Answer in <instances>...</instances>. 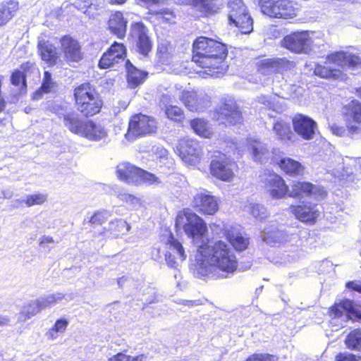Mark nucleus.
<instances>
[{
    "instance_id": "f257e3e1",
    "label": "nucleus",
    "mask_w": 361,
    "mask_h": 361,
    "mask_svg": "<svg viewBox=\"0 0 361 361\" xmlns=\"http://www.w3.org/2000/svg\"><path fill=\"white\" fill-rule=\"evenodd\" d=\"M196 259L201 264H209L226 274H233L238 268L236 255L222 240L214 242L209 239L202 240L197 247Z\"/></svg>"
},
{
    "instance_id": "f03ea898",
    "label": "nucleus",
    "mask_w": 361,
    "mask_h": 361,
    "mask_svg": "<svg viewBox=\"0 0 361 361\" xmlns=\"http://www.w3.org/2000/svg\"><path fill=\"white\" fill-rule=\"evenodd\" d=\"M73 99L77 111L85 118L99 114L104 105L100 94L89 82H82L73 88Z\"/></svg>"
},
{
    "instance_id": "7ed1b4c3",
    "label": "nucleus",
    "mask_w": 361,
    "mask_h": 361,
    "mask_svg": "<svg viewBox=\"0 0 361 361\" xmlns=\"http://www.w3.org/2000/svg\"><path fill=\"white\" fill-rule=\"evenodd\" d=\"M175 228L176 230L183 229L192 240L202 239L208 232L207 225L203 219L188 209H183L178 213Z\"/></svg>"
},
{
    "instance_id": "20e7f679",
    "label": "nucleus",
    "mask_w": 361,
    "mask_h": 361,
    "mask_svg": "<svg viewBox=\"0 0 361 361\" xmlns=\"http://www.w3.org/2000/svg\"><path fill=\"white\" fill-rule=\"evenodd\" d=\"M204 63L203 73L210 77H219L227 70L226 60L228 57V49L227 45L216 40L212 49Z\"/></svg>"
},
{
    "instance_id": "39448f33",
    "label": "nucleus",
    "mask_w": 361,
    "mask_h": 361,
    "mask_svg": "<svg viewBox=\"0 0 361 361\" xmlns=\"http://www.w3.org/2000/svg\"><path fill=\"white\" fill-rule=\"evenodd\" d=\"M238 169V164L231 157L221 152L214 156L209 165L210 175L223 182H231Z\"/></svg>"
},
{
    "instance_id": "423d86ee",
    "label": "nucleus",
    "mask_w": 361,
    "mask_h": 361,
    "mask_svg": "<svg viewBox=\"0 0 361 361\" xmlns=\"http://www.w3.org/2000/svg\"><path fill=\"white\" fill-rule=\"evenodd\" d=\"M157 130V122L152 116L139 113L133 115L128 121L126 138L133 140L155 133Z\"/></svg>"
},
{
    "instance_id": "0eeeda50",
    "label": "nucleus",
    "mask_w": 361,
    "mask_h": 361,
    "mask_svg": "<svg viewBox=\"0 0 361 361\" xmlns=\"http://www.w3.org/2000/svg\"><path fill=\"white\" fill-rule=\"evenodd\" d=\"M260 11L269 18L290 19L296 16V8L291 0H258Z\"/></svg>"
},
{
    "instance_id": "6e6552de",
    "label": "nucleus",
    "mask_w": 361,
    "mask_h": 361,
    "mask_svg": "<svg viewBox=\"0 0 361 361\" xmlns=\"http://www.w3.org/2000/svg\"><path fill=\"white\" fill-rule=\"evenodd\" d=\"M229 24L238 28L242 34H249L253 30L252 19L249 16L243 0H228Z\"/></svg>"
},
{
    "instance_id": "1a4fd4ad",
    "label": "nucleus",
    "mask_w": 361,
    "mask_h": 361,
    "mask_svg": "<svg viewBox=\"0 0 361 361\" xmlns=\"http://www.w3.org/2000/svg\"><path fill=\"white\" fill-rule=\"evenodd\" d=\"M129 37L133 39L135 51L143 57L148 56L152 51L154 44L145 24L140 21L133 23Z\"/></svg>"
},
{
    "instance_id": "9d476101",
    "label": "nucleus",
    "mask_w": 361,
    "mask_h": 361,
    "mask_svg": "<svg viewBox=\"0 0 361 361\" xmlns=\"http://www.w3.org/2000/svg\"><path fill=\"white\" fill-rule=\"evenodd\" d=\"M322 161L321 165L326 168L327 172L334 177L344 179V176L349 174L341 163L342 158L333 153L332 146L329 142L323 141L317 156V161Z\"/></svg>"
},
{
    "instance_id": "9b49d317",
    "label": "nucleus",
    "mask_w": 361,
    "mask_h": 361,
    "mask_svg": "<svg viewBox=\"0 0 361 361\" xmlns=\"http://www.w3.org/2000/svg\"><path fill=\"white\" fill-rule=\"evenodd\" d=\"M175 153L184 163L194 166L200 162L203 149L196 139L182 137L178 141Z\"/></svg>"
},
{
    "instance_id": "f8f14e48",
    "label": "nucleus",
    "mask_w": 361,
    "mask_h": 361,
    "mask_svg": "<svg viewBox=\"0 0 361 361\" xmlns=\"http://www.w3.org/2000/svg\"><path fill=\"white\" fill-rule=\"evenodd\" d=\"M313 43L308 31L293 32L286 35L281 41V46L294 54L306 53Z\"/></svg>"
},
{
    "instance_id": "ddd939ff",
    "label": "nucleus",
    "mask_w": 361,
    "mask_h": 361,
    "mask_svg": "<svg viewBox=\"0 0 361 361\" xmlns=\"http://www.w3.org/2000/svg\"><path fill=\"white\" fill-rule=\"evenodd\" d=\"M216 120L225 126H232L243 123V117L234 100L224 99L216 110Z\"/></svg>"
},
{
    "instance_id": "4468645a",
    "label": "nucleus",
    "mask_w": 361,
    "mask_h": 361,
    "mask_svg": "<svg viewBox=\"0 0 361 361\" xmlns=\"http://www.w3.org/2000/svg\"><path fill=\"white\" fill-rule=\"evenodd\" d=\"M35 66V63L27 61L22 63L18 68L13 70L10 75V84L13 87L15 96L22 97L27 92V73Z\"/></svg>"
},
{
    "instance_id": "2eb2a0df",
    "label": "nucleus",
    "mask_w": 361,
    "mask_h": 361,
    "mask_svg": "<svg viewBox=\"0 0 361 361\" xmlns=\"http://www.w3.org/2000/svg\"><path fill=\"white\" fill-rule=\"evenodd\" d=\"M126 56V45L115 41L102 54L98 61V67L102 70L113 68L124 61Z\"/></svg>"
},
{
    "instance_id": "dca6fc26",
    "label": "nucleus",
    "mask_w": 361,
    "mask_h": 361,
    "mask_svg": "<svg viewBox=\"0 0 361 361\" xmlns=\"http://www.w3.org/2000/svg\"><path fill=\"white\" fill-rule=\"evenodd\" d=\"M264 188L269 196L274 200L288 196V185L283 178L275 172H269L262 180Z\"/></svg>"
},
{
    "instance_id": "f3484780",
    "label": "nucleus",
    "mask_w": 361,
    "mask_h": 361,
    "mask_svg": "<svg viewBox=\"0 0 361 361\" xmlns=\"http://www.w3.org/2000/svg\"><path fill=\"white\" fill-rule=\"evenodd\" d=\"M191 207L196 212L204 216L214 215L219 210L217 199L206 190L193 196Z\"/></svg>"
},
{
    "instance_id": "a211bd4d",
    "label": "nucleus",
    "mask_w": 361,
    "mask_h": 361,
    "mask_svg": "<svg viewBox=\"0 0 361 361\" xmlns=\"http://www.w3.org/2000/svg\"><path fill=\"white\" fill-rule=\"evenodd\" d=\"M61 50L65 61L68 63H78L84 58L82 46L78 40L69 35L59 39Z\"/></svg>"
},
{
    "instance_id": "6ab92c4d",
    "label": "nucleus",
    "mask_w": 361,
    "mask_h": 361,
    "mask_svg": "<svg viewBox=\"0 0 361 361\" xmlns=\"http://www.w3.org/2000/svg\"><path fill=\"white\" fill-rule=\"evenodd\" d=\"M216 39L199 36L196 37L192 44V61L202 68Z\"/></svg>"
},
{
    "instance_id": "aec40b11",
    "label": "nucleus",
    "mask_w": 361,
    "mask_h": 361,
    "mask_svg": "<svg viewBox=\"0 0 361 361\" xmlns=\"http://www.w3.org/2000/svg\"><path fill=\"white\" fill-rule=\"evenodd\" d=\"M63 298L61 293L51 294L39 299L30 302L24 306L23 310L20 312V317L23 320L30 319L31 317L39 312L42 310L50 307L57 303Z\"/></svg>"
},
{
    "instance_id": "412c9836",
    "label": "nucleus",
    "mask_w": 361,
    "mask_h": 361,
    "mask_svg": "<svg viewBox=\"0 0 361 361\" xmlns=\"http://www.w3.org/2000/svg\"><path fill=\"white\" fill-rule=\"evenodd\" d=\"M326 59L329 64L334 63L341 67L347 66L352 71H361V59L349 51H336L329 54Z\"/></svg>"
},
{
    "instance_id": "4be33fe9",
    "label": "nucleus",
    "mask_w": 361,
    "mask_h": 361,
    "mask_svg": "<svg viewBox=\"0 0 361 361\" xmlns=\"http://www.w3.org/2000/svg\"><path fill=\"white\" fill-rule=\"evenodd\" d=\"M288 211L296 219L302 223L314 224L316 222V209L314 203L303 201L297 204H291L288 207Z\"/></svg>"
},
{
    "instance_id": "5701e85b",
    "label": "nucleus",
    "mask_w": 361,
    "mask_h": 361,
    "mask_svg": "<svg viewBox=\"0 0 361 361\" xmlns=\"http://www.w3.org/2000/svg\"><path fill=\"white\" fill-rule=\"evenodd\" d=\"M166 244L170 246L169 248H173L176 250L174 254L169 251L166 252L165 260L166 264L170 268L176 269L180 262H183L186 259L187 256L185 249L181 243L174 237L172 233H169Z\"/></svg>"
},
{
    "instance_id": "b1692460",
    "label": "nucleus",
    "mask_w": 361,
    "mask_h": 361,
    "mask_svg": "<svg viewBox=\"0 0 361 361\" xmlns=\"http://www.w3.org/2000/svg\"><path fill=\"white\" fill-rule=\"evenodd\" d=\"M37 49L40 59L49 66H54L61 61V56L57 48L49 40H39Z\"/></svg>"
},
{
    "instance_id": "393cba45",
    "label": "nucleus",
    "mask_w": 361,
    "mask_h": 361,
    "mask_svg": "<svg viewBox=\"0 0 361 361\" xmlns=\"http://www.w3.org/2000/svg\"><path fill=\"white\" fill-rule=\"evenodd\" d=\"M344 115L349 121L348 130L351 133L361 132V103L353 100L344 108Z\"/></svg>"
},
{
    "instance_id": "a878e982",
    "label": "nucleus",
    "mask_w": 361,
    "mask_h": 361,
    "mask_svg": "<svg viewBox=\"0 0 361 361\" xmlns=\"http://www.w3.org/2000/svg\"><path fill=\"white\" fill-rule=\"evenodd\" d=\"M331 314L335 318L355 321L361 319L358 307L350 300H343L332 310Z\"/></svg>"
},
{
    "instance_id": "bb28decb",
    "label": "nucleus",
    "mask_w": 361,
    "mask_h": 361,
    "mask_svg": "<svg viewBox=\"0 0 361 361\" xmlns=\"http://www.w3.org/2000/svg\"><path fill=\"white\" fill-rule=\"evenodd\" d=\"M128 20L124 18L123 12L116 11L112 13L107 20V29L118 39L125 38L127 32Z\"/></svg>"
},
{
    "instance_id": "cd10ccee",
    "label": "nucleus",
    "mask_w": 361,
    "mask_h": 361,
    "mask_svg": "<svg viewBox=\"0 0 361 361\" xmlns=\"http://www.w3.org/2000/svg\"><path fill=\"white\" fill-rule=\"evenodd\" d=\"M294 131L305 140H310L314 135V121L301 114L294 116L292 119Z\"/></svg>"
},
{
    "instance_id": "c85d7f7f",
    "label": "nucleus",
    "mask_w": 361,
    "mask_h": 361,
    "mask_svg": "<svg viewBox=\"0 0 361 361\" xmlns=\"http://www.w3.org/2000/svg\"><path fill=\"white\" fill-rule=\"evenodd\" d=\"M180 101L191 112H199L204 108V100L193 89L183 90L179 96Z\"/></svg>"
},
{
    "instance_id": "c756f323",
    "label": "nucleus",
    "mask_w": 361,
    "mask_h": 361,
    "mask_svg": "<svg viewBox=\"0 0 361 361\" xmlns=\"http://www.w3.org/2000/svg\"><path fill=\"white\" fill-rule=\"evenodd\" d=\"M127 85L130 89H135L142 85L147 79L148 73L136 68L129 59L125 62Z\"/></svg>"
},
{
    "instance_id": "7c9ffc66",
    "label": "nucleus",
    "mask_w": 361,
    "mask_h": 361,
    "mask_svg": "<svg viewBox=\"0 0 361 361\" xmlns=\"http://www.w3.org/2000/svg\"><path fill=\"white\" fill-rule=\"evenodd\" d=\"M130 228V226L126 221L121 219H116L111 221L107 227H104L102 230L97 233V235L117 238L126 234Z\"/></svg>"
},
{
    "instance_id": "2f4dec72",
    "label": "nucleus",
    "mask_w": 361,
    "mask_h": 361,
    "mask_svg": "<svg viewBox=\"0 0 361 361\" xmlns=\"http://www.w3.org/2000/svg\"><path fill=\"white\" fill-rule=\"evenodd\" d=\"M110 216V212L106 209L96 210L87 221H83V224H87L89 226L94 237H100L101 235H97V233L102 230V226L107 221Z\"/></svg>"
},
{
    "instance_id": "473e14b6",
    "label": "nucleus",
    "mask_w": 361,
    "mask_h": 361,
    "mask_svg": "<svg viewBox=\"0 0 361 361\" xmlns=\"http://www.w3.org/2000/svg\"><path fill=\"white\" fill-rule=\"evenodd\" d=\"M314 185L308 181L294 180L290 185V190L288 189L289 197L302 199L309 197L313 195Z\"/></svg>"
},
{
    "instance_id": "72a5a7b5",
    "label": "nucleus",
    "mask_w": 361,
    "mask_h": 361,
    "mask_svg": "<svg viewBox=\"0 0 361 361\" xmlns=\"http://www.w3.org/2000/svg\"><path fill=\"white\" fill-rule=\"evenodd\" d=\"M138 166L130 162L123 161L116 167V175L118 179L126 183L136 184V177Z\"/></svg>"
},
{
    "instance_id": "f704fd0d",
    "label": "nucleus",
    "mask_w": 361,
    "mask_h": 361,
    "mask_svg": "<svg viewBox=\"0 0 361 361\" xmlns=\"http://www.w3.org/2000/svg\"><path fill=\"white\" fill-rule=\"evenodd\" d=\"M224 236L229 244L238 252L246 250L250 245V239L247 235L240 232L226 231Z\"/></svg>"
},
{
    "instance_id": "c9c22d12",
    "label": "nucleus",
    "mask_w": 361,
    "mask_h": 361,
    "mask_svg": "<svg viewBox=\"0 0 361 361\" xmlns=\"http://www.w3.org/2000/svg\"><path fill=\"white\" fill-rule=\"evenodd\" d=\"M82 136L89 140L99 141L107 136V132L103 126L95 123L93 121H85V126L81 133Z\"/></svg>"
},
{
    "instance_id": "e433bc0d",
    "label": "nucleus",
    "mask_w": 361,
    "mask_h": 361,
    "mask_svg": "<svg viewBox=\"0 0 361 361\" xmlns=\"http://www.w3.org/2000/svg\"><path fill=\"white\" fill-rule=\"evenodd\" d=\"M190 126L193 133L200 137L209 139L214 134L209 121L204 118H192L190 121Z\"/></svg>"
},
{
    "instance_id": "4c0bfd02",
    "label": "nucleus",
    "mask_w": 361,
    "mask_h": 361,
    "mask_svg": "<svg viewBox=\"0 0 361 361\" xmlns=\"http://www.w3.org/2000/svg\"><path fill=\"white\" fill-rule=\"evenodd\" d=\"M278 165L284 173L293 177L302 175L304 170V167L299 161L288 157L280 159Z\"/></svg>"
},
{
    "instance_id": "58836bf2",
    "label": "nucleus",
    "mask_w": 361,
    "mask_h": 361,
    "mask_svg": "<svg viewBox=\"0 0 361 361\" xmlns=\"http://www.w3.org/2000/svg\"><path fill=\"white\" fill-rule=\"evenodd\" d=\"M64 126L73 133L81 135L85 126V121H82L74 112H68L63 115Z\"/></svg>"
},
{
    "instance_id": "ea45409f",
    "label": "nucleus",
    "mask_w": 361,
    "mask_h": 361,
    "mask_svg": "<svg viewBox=\"0 0 361 361\" xmlns=\"http://www.w3.org/2000/svg\"><path fill=\"white\" fill-rule=\"evenodd\" d=\"M18 4L12 1L0 3V27L5 26L14 17Z\"/></svg>"
},
{
    "instance_id": "a19ab883",
    "label": "nucleus",
    "mask_w": 361,
    "mask_h": 361,
    "mask_svg": "<svg viewBox=\"0 0 361 361\" xmlns=\"http://www.w3.org/2000/svg\"><path fill=\"white\" fill-rule=\"evenodd\" d=\"M195 5L199 6L200 11L205 17H209L218 13L221 9L219 0H193Z\"/></svg>"
},
{
    "instance_id": "79ce46f5",
    "label": "nucleus",
    "mask_w": 361,
    "mask_h": 361,
    "mask_svg": "<svg viewBox=\"0 0 361 361\" xmlns=\"http://www.w3.org/2000/svg\"><path fill=\"white\" fill-rule=\"evenodd\" d=\"M273 130L281 140L288 141L293 138V133L290 126L283 121H276L273 125Z\"/></svg>"
},
{
    "instance_id": "37998d69",
    "label": "nucleus",
    "mask_w": 361,
    "mask_h": 361,
    "mask_svg": "<svg viewBox=\"0 0 361 361\" xmlns=\"http://www.w3.org/2000/svg\"><path fill=\"white\" fill-rule=\"evenodd\" d=\"M152 15L155 16L156 19L162 23L174 25L176 23L177 15L176 12L170 8H165L154 11Z\"/></svg>"
},
{
    "instance_id": "c03bdc74",
    "label": "nucleus",
    "mask_w": 361,
    "mask_h": 361,
    "mask_svg": "<svg viewBox=\"0 0 361 361\" xmlns=\"http://www.w3.org/2000/svg\"><path fill=\"white\" fill-rule=\"evenodd\" d=\"M164 112L166 118L174 123H183L185 119L184 110L176 105L167 106Z\"/></svg>"
},
{
    "instance_id": "a18cd8bd",
    "label": "nucleus",
    "mask_w": 361,
    "mask_h": 361,
    "mask_svg": "<svg viewBox=\"0 0 361 361\" xmlns=\"http://www.w3.org/2000/svg\"><path fill=\"white\" fill-rule=\"evenodd\" d=\"M249 150L255 161H260L269 153L266 145L257 140L250 141Z\"/></svg>"
},
{
    "instance_id": "49530a36",
    "label": "nucleus",
    "mask_w": 361,
    "mask_h": 361,
    "mask_svg": "<svg viewBox=\"0 0 361 361\" xmlns=\"http://www.w3.org/2000/svg\"><path fill=\"white\" fill-rule=\"evenodd\" d=\"M139 182L149 185L153 184H159L161 183L159 178L154 173H152L145 169L138 167L135 185H137Z\"/></svg>"
},
{
    "instance_id": "de8ad7c7",
    "label": "nucleus",
    "mask_w": 361,
    "mask_h": 361,
    "mask_svg": "<svg viewBox=\"0 0 361 361\" xmlns=\"http://www.w3.org/2000/svg\"><path fill=\"white\" fill-rule=\"evenodd\" d=\"M345 344L348 348L361 350V330L351 331L345 339Z\"/></svg>"
},
{
    "instance_id": "09e8293b",
    "label": "nucleus",
    "mask_w": 361,
    "mask_h": 361,
    "mask_svg": "<svg viewBox=\"0 0 361 361\" xmlns=\"http://www.w3.org/2000/svg\"><path fill=\"white\" fill-rule=\"evenodd\" d=\"M317 76L324 78L343 79L342 73L338 69L329 66H322L317 63Z\"/></svg>"
},
{
    "instance_id": "8fccbe9b",
    "label": "nucleus",
    "mask_w": 361,
    "mask_h": 361,
    "mask_svg": "<svg viewBox=\"0 0 361 361\" xmlns=\"http://www.w3.org/2000/svg\"><path fill=\"white\" fill-rule=\"evenodd\" d=\"M295 61H290L287 58H276L275 73H283L295 68Z\"/></svg>"
},
{
    "instance_id": "3c124183",
    "label": "nucleus",
    "mask_w": 361,
    "mask_h": 361,
    "mask_svg": "<svg viewBox=\"0 0 361 361\" xmlns=\"http://www.w3.org/2000/svg\"><path fill=\"white\" fill-rule=\"evenodd\" d=\"M109 361H146V356L144 354L131 355L124 353H118L111 356Z\"/></svg>"
},
{
    "instance_id": "603ef678",
    "label": "nucleus",
    "mask_w": 361,
    "mask_h": 361,
    "mask_svg": "<svg viewBox=\"0 0 361 361\" xmlns=\"http://www.w3.org/2000/svg\"><path fill=\"white\" fill-rule=\"evenodd\" d=\"M47 200V195L43 193H35L29 195L24 200L25 205L28 207L35 205H41Z\"/></svg>"
},
{
    "instance_id": "864d4df0",
    "label": "nucleus",
    "mask_w": 361,
    "mask_h": 361,
    "mask_svg": "<svg viewBox=\"0 0 361 361\" xmlns=\"http://www.w3.org/2000/svg\"><path fill=\"white\" fill-rule=\"evenodd\" d=\"M275 66L276 58L264 59L256 63L257 70L261 73L271 71L275 73Z\"/></svg>"
},
{
    "instance_id": "5fc2aeb1",
    "label": "nucleus",
    "mask_w": 361,
    "mask_h": 361,
    "mask_svg": "<svg viewBox=\"0 0 361 361\" xmlns=\"http://www.w3.org/2000/svg\"><path fill=\"white\" fill-rule=\"evenodd\" d=\"M276 355L269 353H253L249 355L244 361H278Z\"/></svg>"
},
{
    "instance_id": "6e6d98bb",
    "label": "nucleus",
    "mask_w": 361,
    "mask_h": 361,
    "mask_svg": "<svg viewBox=\"0 0 361 361\" xmlns=\"http://www.w3.org/2000/svg\"><path fill=\"white\" fill-rule=\"evenodd\" d=\"M51 74L49 71L44 72V77L42 84L39 87V90L42 93H49L51 92V88L54 87Z\"/></svg>"
},
{
    "instance_id": "4d7b16f0",
    "label": "nucleus",
    "mask_w": 361,
    "mask_h": 361,
    "mask_svg": "<svg viewBox=\"0 0 361 361\" xmlns=\"http://www.w3.org/2000/svg\"><path fill=\"white\" fill-rule=\"evenodd\" d=\"M68 324V322L65 319H57L54 326L50 329L49 334H52L53 332L63 333L66 331Z\"/></svg>"
},
{
    "instance_id": "13d9d810",
    "label": "nucleus",
    "mask_w": 361,
    "mask_h": 361,
    "mask_svg": "<svg viewBox=\"0 0 361 361\" xmlns=\"http://www.w3.org/2000/svg\"><path fill=\"white\" fill-rule=\"evenodd\" d=\"M336 361H359L360 357L349 353H341L336 357Z\"/></svg>"
},
{
    "instance_id": "bf43d9fd",
    "label": "nucleus",
    "mask_w": 361,
    "mask_h": 361,
    "mask_svg": "<svg viewBox=\"0 0 361 361\" xmlns=\"http://www.w3.org/2000/svg\"><path fill=\"white\" fill-rule=\"evenodd\" d=\"M94 0H76L75 4L76 8L78 10L84 11L85 12L91 8L93 4Z\"/></svg>"
},
{
    "instance_id": "052dcab7",
    "label": "nucleus",
    "mask_w": 361,
    "mask_h": 361,
    "mask_svg": "<svg viewBox=\"0 0 361 361\" xmlns=\"http://www.w3.org/2000/svg\"><path fill=\"white\" fill-rule=\"evenodd\" d=\"M121 199L122 201L130 204L138 203L140 201L139 197L128 193L121 194Z\"/></svg>"
},
{
    "instance_id": "680f3d73",
    "label": "nucleus",
    "mask_w": 361,
    "mask_h": 361,
    "mask_svg": "<svg viewBox=\"0 0 361 361\" xmlns=\"http://www.w3.org/2000/svg\"><path fill=\"white\" fill-rule=\"evenodd\" d=\"M158 51L162 57H167L171 55V47L169 44H161L158 47Z\"/></svg>"
},
{
    "instance_id": "e2e57ef3",
    "label": "nucleus",
    "mask_w": 361,
    "mask_h": 361,
    "mask_svg": "<svg viewBox=\"0 0 361 361\" xmlns=\"http://www.w3.org/2000/svg\"><path fill=\"white\" fill-rule=\"evenodd\" d=\"M346 287L361 293V281H349L346 283Z\"/></svg>"
},
{
    "instance_id": "0e129e2a",
    "label": "nucleus",
    "mask_w": 361,
    "mask_h": 361,
    "mask_svg": "<svg viewBox=\"0 0 361 361\" xmlns=\"http://www.w3.org/2000/svg\"><path fill=\"white\" fill-rule=\"evenodd\" d=\"M3 76L0 75V114L3 112L6 106V102L1 93Z\"/></svg>"
},
{
    "instance_id": "69168bd1",
    "label": "nucleus",
    "mask_w": 361,
    "mask_h": 361,
    "mask_svg": "<svg viewBox=\"0 0 361 361\" xmlns=\"http://www.w3.org/2000/svg\"><path fill=\"white\" fill-rule=\"evenodd\" d=\"M147 6H152L154 5H159L165 3L167 0H139Z\"/></svg>"
},
{
    "instance_id": "338daca9",
    "label": "nucleus",
    "mask_w": 361,
    "mask_h": 361,
    "mask_svg": "<svg viewBox=\"0 0 361 361\" xmlns=\"http://www.w3.org/2000/svg\"><path fill=\"white\" fill-rule=\"evenodd\" d=\"M331 130L334 134L337 135L338 136H342L345 133V129L343 127H338L336 126H332Z\"/></svg>"
},
{
    "instance_id": "774afa93",
    "label": "nucleus",
    "mask_w": 361,
    "mask_h": 361,
    "mask_svg": "<svg viewBox=\"0 0 361 361\" xmlns=\"http://www.w3.org/2000/svg\"><path fill=\"white\" fill-rule=\"evenodd\" d=\"M52 243H54V239L51 236L44 235L39 240L40 245Z\"/></svg>"
}]
</instances>
